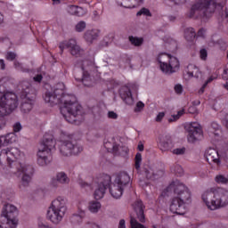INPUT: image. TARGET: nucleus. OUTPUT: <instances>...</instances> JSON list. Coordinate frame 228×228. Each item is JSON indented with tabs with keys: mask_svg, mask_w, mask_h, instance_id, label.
<instances>
[{
	"mask_svg": "<svg viewBox=\"0 0 228 228\" xmlns=\"http://www.w3.org/2000/svg\"><path fill=\"white\" fill-rule=\"evenodd\" d=\"M127 186H131V176L126 172L118 173L113 184L110 187V195L114 199H120Z\"/></svg>",
	"mask_w": 228,
	"mask_h": 228,
	"instance_id": "nucleus-8",
	"label": "nucleus"
},
{
	"mask_svg": "<svg viewBox=\"0 0 228 228\" xmlns=\"http://www.w3.org/2000/svg\"><path fill=\"white\" fill-rule=\"evenodd\" d=\"M175 172L176 175H183V174H184V170L183 169V167L179 165L175 167Z\"/></svg>",
	"mask_w": 228,
	"mask_h": 228,
	"instance_id": "nucleus-45",
	"label": "nucleus"
},
{
	"mask_svg": "<svg viewBox=\"0 0 228 228\" xmlns=\"http://www.w3.org/2000/svg\"><path fill=\"white\" fill-rule=\"evenodd\" d=\"M227 0H200L194 4L189 12L190 19L203 17L209 19L215 13L216 6H224Z\"/></svg>",
	"mask_w": 228,
	"mask_h": 228,
	"instance_id": "nucleus-5",
	"label": "nucleus"
},
{
	"mask_svg": "<svg viewBox=\"0 0 228 228\" xmlns=\"http://www.w3.org/2000/svg\"><path fill=\"white\" fill-rule=\"evenodd\" d=\"M83 218H85V210L79 209V214H74L70 220L72 224H81V222H83Z\"/></svg>",
	"mask_w": 228,
	"mask_h": 228,
	"instance_id": "nucleus-28",
	"label": "nucleus"
},
{
	"mask_svg": "<svg viewBox=\"0 0 228 228\" xmlns=\"http://www.w3.org/2000/svg\"><path fill=\"white\" fill-rule=\"evenodd\" d=\"M222 76H223V79H224V81L228 80V69H224Z\"/></svg>",
	"mask_w": 228,
	"mask_h": 228,
	"instance_id": "nucleus-52",
	"label": "nucleus"
},
{
	"mask_svg": "<svg viewBox=\"0 0 228 228\" xmlns=\"http://www.w3.org/2000/svg\"><path fill=\"white\" fill-rule=\"evenodd\" d=\"M65 213H67V200L59 196L52 201L51 206L48 208L46 218L54 225H58L63 220Z\"/></svg>",
	"mask_w": 228,
	"mask_h": 228,
	"instance_id": "nucleus-6",
	"label": "nucleus"
},
{
	"mask_svg": "<svg viewBox=\"0 0 228 228\" xmlns=\"http://www.w3.org/2000/svg\"><path fill=\"white\" fill-rule=\"evenodd\" d=\"M185 129L189 133L188 141L191 143L202 138V127H200V124L197 122L190 123L185 126Z\"/></svg>",
	"mask_w": 228,
	"mask_h": 228,
	"instance_id": "nucleus-15",
	"label": "nucleus"
},
{
	"mask_svg": "<svg viewBox=\"0 0 228 228\" xmlns=\"http://www.w3.org/2000/svg\"><path fill=\"white\" fill-rule=\"evenodd\" d=\"M202 200L211 211L228 206V190L224 188H211L202 194Z\"/></svg>",
	"mask_w": 228,
	"mask_h": 228,
	"instance_id": "nucleus-4",
	"label": "nucleus"
},
{
	"mask_svg": "<svg viewBox=\"0 0 228 228\" xmlns=\"http://www.w3.org/2000/svg\"><path fill=\"white\" fill-rule=\"evenodd\" d=\"M206 86H208V83H205L202 87L199 90V94H204V90L206 89Z\"/></svg>",
	"mask_w": 228,
	"mask_h": 228,
	"instance_id": "nucleus-56",
	"label": "nucleus"
},
{
	"mask_svg": "<svg viewBox=\"0 0 228 228\" xmlns=\"http://www.w3.org/2000/svg\"><path fill=\"white\" fill-rule=\"evenodd\" d=\"M169 20L171 22H174V20H175V16H169Z\"/></svg>",
	"mask_w": 228,
	"mask_h": 228,
	"instance_id": "nucleus-63",
	"label": "nucleus"
},
{
	"mask_svg": "<svg viewBox=\"0 0 228 228\" xmlns=\"http://www.w3.org/2000/svg\"><path fill=\"white\" fill-rule=\"evenodd\" d=\"M224 124L225 127L228 129V114L226 115V117L224 118Z\"/></svg>",
	"mask_w": 228,
	"mask_h": 228,
	"instance_id": "nucleus-59",
	"label": "nucleus"
},
{
	"mask_svg": "<svg viewBox=\"0 0 228 228\" xmlns=\"http://www.w3.org/2000/svg\"><path fill=\"white\" fill-rule=\"evenodd\" d=\"M200 105V101H194L192 102V106H195L197 108V106Z\"/></svg>",
	"mask_w": 228,
	"mask_h": 228,
	"instance_id": "nucleus-62",
	"label": "nucleus"
},
{
	"mask_svg": "<svg viewBox=\"0 0 228 228\" xmlns=\"http://www.w3.org/2000/svg\"><path fill=\"white\" fill-rule=\"evenodd\" d=\"M158 61L159 63L160 70H162L164 74H174L177 72L181 67L179 59L167 53H159Z\"/></svg>",
	"mask_w": 228,
	"mask_h": 228,
	"instance_id": "nucleus-9",
	"label": "nucleus"
},
{
	"mask_svg": "<svg viewBox=\"0 0 228 228\" xmlns=\"http://www.w3.org/2000/svg\"><path fill=\"white\" fill-rule=\"evenodd\" d=\"M78 184L81 186V188H91V185L88 183L84 182L83 180H79Z\"/></svg>",
	"mask_w": 228,
	"mask_h": 228,
	"instance_id": "nucleus-50",
	"label": "nucleus"
},
{
	"mask_svg": "<svg viewBox=\"0 0 228 228\" xmlns=\"http://www.w3.org/2000/svg\"><path fill=\"white\" fill-rule=\"evenodd\" d=\"M175 94H183V86L176 85L175 86Z\"/></svg>",
	"mask_w": 228,
	"mask_h": 228,
	"instance_id": "nucleus-51",
	"label": "nucleus"
},
{
	"mask_svg": "<svg viewBox=\"0 0 228 228\" xmlns=\"http://www.w3.org/2000/svg\"><path fill=\"white\" fill-rule=\"evenodd\" d=\"M141 174L142 175L146 177L148 181H154L158 179L159 175V174H158V171H156L154 166L150 164H144L142 167Z\"/></svg>",
	"mask_w": 228,
	"mask_h": 228,
	"instance_id": "nucleus-17",
	"label": "nucleus"
},
{
	"mask_svg": "<svg viewBox=\"0 0 228 228\" xmlns=\"http://www.w3.org/2000/svg\"><path fill=\"white\" fill-rule=\"evenodd\" d=\"M216 183H218V184H227L228 180L227 177L224 176L223 175H218L215 178Z\"/></svg>",
	"mask_w": 228,
	"mask_h": 228,
	"instance_id": "nucleus-34",
	"label": "nucleus"
},
{
	"mask_svg": "<svg viewBox=\"0 0 228 228\" xmlns=\"http://www.w3.org/2000/svg\"><path fill=\"white\" fill-rule=\"evenodd\" d=\"M6 67V64H4V60L1 59L0 60V70H4Z\"/></svg>",
	"mask_w": 228,
	"mask_h": 228,
	"instance_id": "nucleus-53",
	"label": "nucleus"
},
{
	"mask_svg": "<svg viewBox=\"0 0 228 228\" xmlns=\"http://www.w3.org/2000/svg\"><path fill=\"white\" fill-rule=\"evenodd\" d=\"M133 208L137 215V219L141 224H145V214L143 213V209H145V206H143V202L141 200H137L134 204Z\"/></svg>",
	"mask_w": 228,
	"mask_h": 228,
	"instance_id": "nucleus-19",
	"label": "nucleus"
},
{
	"mask_svg": "<svg viewBox=\"0 0 228 228\" xmlns=\"http://www.w3.org/2000/svg\"><path fill=\"white\" fill-rule=\"evenodd\" d=\"M15 58H17V54H15V53H13V52L7 53L6 60H8L9 61H13V60H15Z\"/></svg>",
	"mask_w": 228,
	"mask_h": 228,
	"instance_id": "nucleus-44",
	"label": "nucleus"
},
{
	"mask_svg": "<svg viewBox=\"0 0 228 228\" xmlns=\"http://www.w3.org/2000/svg\"><path fill=\"white\" fill-rule=\"evenodd\" d=\"M61 53H63V49H69L70 54L72 56H81L83 53V49L77 45L76 39H69V41L62 42L59 45Z\"/></svg>",
	"mask_w": 228,
	"mask_h": 228,
	"instance_id": "nucleus-16",
	"label": "nucleus"
},
{
	"mask_svg": "<svg viewBox=\"0 0 228 228\" xmlns=\"http://www.w3.org/2000/svg\"><path fill=\"white\" fill-rule=\"evenodd\" d=\"M119 95L122 99V101H124V102H126V104H128L129 106H131V104H133L134 100H133V94H131V89H129V87L127 86H124L119 90Z\"/></svg>",
	"mask_w": 228,
	"mask_h": 228,
	"instance_id": "nucleus-20",
	"label": "nucleus"
},
{
	"mask_svg": "<svg viewBox=\"0 0 228 228\" xmlns=\"http://www.w3.org/2000/svg\"><path fill=\"white\" fill-rule=\"evenodd\" d=\"M188 111L192 115L195 113H199V110H197V107L195 105L189 107Z\"/></svg>",
	"mask_w": 228,
	"mask_h": 228,
	"instance_id": "nucleus-48",
	"label": "nucleus"
},
{
	"mask_svg": "<svg viewBox=\"0 0 228 228\" xmlns=\"http://www.w3.org/2000/svg\"><path fill=\"white\" fill-rule=\"evenodd\" d=\"M140 3H143V0H128L127 2H118V4L123 8H136Z\"/></svg>",
	"mask_w": 228,
	"mask_h": 228,
	"instance_id": "nucleus-26",
	"label": "nucleus"
},
{
	"mask_svg": "<svg viewBox=\"0 0 228 228\" xmlns=\"http://www.w3.org/2000/svg\"><path fill=\"white\" fill-rule=\"evenodd\" d=\"M101 208H102V206L101 205V202H99V201L89 202L88 209H89L90 213H99V211L101 210Z\"/></svg>",
	"mask_w": 228,
	"mask_h": 228,
	"instance_id": "nucleus-29",
	"label": "nucleus"
},
{
	"mask_svg": "<svg viewBox=\"0 0 228 228\" xmlns=\"http://www.w3.org/2000/svg\"><path fill=\"white\" fill-rule=\"evenodd\" d=\"M56 180L58 183H61V184H69L70 183V179L69 176H67V174L61 172L56 175Z\"/></svg>",
	"mask_w": 228,
	"mask_h": 228,
	"instance_id": "nucleus-31",
	"label": "nucleus"
},
{
	"mask_svg": "<svg viewBox=\"0 0 228 228\" xmlns=\"http://www.w3.org/2000/svg\"><path fill=\"white\" fill-rule=\"evenodd\" d=\"M143 108H145V104L142 102H138L136 103V107L134 109L135 113L142 111V110H143Z\"/></svg>",
	"mask_w": 228,
	"mask_h": 228,
	"instance_id": "nucleus-41",
	"label": "nucleus"
},
{
	"mask_svg": "<svg viewBox=\"0 0 228 228\" xmlns=\"http://www.w3.org/2000/svg\"><path fill=\"white\" fill-rule=\"evenodd\" d=\"M118 228H126V220L121 219L119 221Z\"/></svg>",
	"mask_w": 228,
	"mask_h": 228,
	"instance_id": "nucleus-54",
	"label": "nucleus"
},
{
	"mask_svg": "<svg viewBox=\"0 0 228 228\" xmlns=\"http://www.w3.org/2000/svg\"><path fill=\"white\" fill-rule=\"evenodd\" d=\"M16 140L17 136L13 133L2 135L0 136V147H6V145H10V143L16 142Z\"/></svg>",
	"mask_w": 228,
	"mask_h": 228,
	"instance_id": "nucleus-23",
	"label": "nucleus"
},
{
	"mask_svg": "<svg viewBox=\"0 0 228 228\" xmlns=\"http://www.w3.org/2000/svg\"><path fill=\"white\" fill-rule=\"evenodd\" d=\"M165 118V112H159L156 117V122H161Z\"/></svg>",
	"mask_w": 228,
	"mask_h": 228,
	"instance_id": "nucleus-49",
	"label": "nucleus"
},
{
	"mask_svg": "<svg viewBox=\"0 0 228 228\" xmlns=\"http://www.w3.org/2000/svg\"><path fill=\"white\" fill-rule=\"evenodd\" d=\"M19 158H20V150L18 148L4 149L0 152V164L6 165L7 163L11 168V174H22L20 188L24 190L29 186L33 174H35V168L31 165H21L20 162L17 161Z\"/></svg>",
	"mask_w": 228,
	"mask_h": 228,
	"instance_id": "nucleus-2",
	"label": "nucleus"
},
{
	"mask_svg": "<svg viewBox=\"0 0 228 228\" xmlns=\"http://www.w3.org/2000/svg\"><path fill=\"white\" fill-rule=\"evenodd\" d=\"M80 67L83 70V76L82 77H78L77 75H75V79L81 81L84 86H94L95 85V78L92 77L88 72H92L95 69V65L92 61L86 60L80 61Z\"/></svg>",
	"mask_w": 228,
	"mask_h": 228,
	"instance_id": "nucleus-11",
	"label": "nucleus"
},
{
	"mask_svg": "<svg viewBox=\"0 0 228 228\" xmlns=\"http://www.w3.org/2000/svg\"><path fill=\"white\" fill-rule=\"evenodd\" d=\"M86 28V23L85 21H79L76 25V31H77V33H81L82 31H85Z\"/></svg>",
	"mask_w": 228,
	"mask_h": 228,
	"instance_id": "nucleus-37",
	"label": "nucleus"
},
{
	"mask_svg": "<svg viewBox=\"0 0 228 228\" xmlns=\"http://www.w3.org/2000/svg\"><path fill=\"white\" fill-rule=\"evenodd\" d=\"M186 152V148H176L173 150V154H175L176 156H183Z\"/></svg>",
	"mask_w": 228,
	"mask_h": 228,
	"instance_id": "nucleus-39",
	"label": "nucleus"
},
{
	"mask_svg": "<svg viewBox=\"0 0 228 228\" xmlns=\"http://www.w3.org/2000/svg\"><path fill=\"white\" fill-rule=\"evenodd\" d=\"M174 193L175 196L171 200L169 209L175 215H184L186 213V204L191 202V192L181 182H174Z\"/></svg>",
	"mask_w": 228,
	"mask_h": 228,
	"instance_id": "nucleus-3",
	"label": "nucleus"
},
{
	"mask_svg": "<svg viewBox=\"0 0 228 228\" xmlns=\"http://www.w3.org/2000/svg\"><path fill=\"white\" fill-rule=\"evenodd\" d=\"M142 165V153H136L135 155V169L140 170V167Z\"/></svg>",
	"mask_w": 228,
	"mask_h": 228,
	"instance_id": "nucleus-36",
	"label": "nucleus"
},
{
	"mask_svg": "<svg viewBox=\"0 0 228 228\" xmlns=\"http://www.w3.org/2000/svg\"><path fill=\"white\" fill-rule=\"evenodd\" d=\"M159 149L162 152H167L172 149V137L170 135H165L160 138L159 141Z\"/></svg>",
	"mask_w": 228,
	"mask_h": 228,
	"instance_id": "nucleus-22",
	"label": "nucleus"
},
{
	"mask_svg": "<svg viewBox=\"0 0 228 228\" xmlns=\"http://www.w3.org/2000/svg\"><path fill=\"white\" fill-rule=\"evenodd\" d=\"M128 40H129L130 44H132V45H134L135 47H140V45H142V44H143V38H142V37H136L130 36L128 37Z\"/></svg>",
	"mask_w": 228,
	"mask_h": 228,
	"instance_id": "nucleus-32",
	"label": "nucleus"
},
{
	"mask_svg": "<svg viewBox=\"0 0 228 228\" xmlns=\"http://www.w3.org/2000/svg\"><path fill=\"white\" fill-rule=\"evenodd\" d=\"M108 117L112 118V120H117V118H118V114H117L115 111H109Z\"/></svg>",
	"mask_w": 228,
	"mask_h": 228,
	"instance_id": "nucleus-46",
	"label": "nucleus"
},
{
	"mask_svg": "<svg viewBox=\"0 0 228 228\" xmlns=\"http://www.w3.org/2000/svg\"><path fill=\"white\" fill-rule=\"evenodd\" d=\"M42 79H44V77L42 76V74H37V76H35L33 77V80L36 82V83H42Z\"/></svg>",
	"mask_w": 228,
	"mask_h": 228,
	"instance_id": "nucleus-47",
	"label": "nucleus"
},
{
	"mask_svg": "<svg viewBox=\"0 0 228 228\" xmlns=\"http://www.w3.org/2000/svg\"><path fill=\"white\" fill-rule=\"evenodd\" d=\"M69 12L71 15H77V17H83V8L76 5H71L69 8Z\"/></svg>",
	"mask_w": 228,
	"mask_h": 228,
	"instance_id": "nucleus-30",
	"label": "nucleus"
},
{
	"mask_svg": "<svg viewBox=\"0 0 228 228\" xmlns=\"http://www.w3.org/2000/svg\"><path fill=\"white\" fill-rule=\"evenodd\" d=\"M186 74L189 77H200V69L194 64H189L185 69Z\"/></svg>",
	"mask_w": 228,
	"mask_h": 228,
	"instance_id": "nucleus-24",
	"label": "nucleus"
},
{
	"mask_svg": "<svg viewBox=\"0 0 228 228\" xmlns=\"http://www.w3.org/2000/svg\"><path fill=\"white\" fill-rule=\"evenodd\" d=\"M5 126H6V121L0 119V129H3V127H4Z\"/></svg>",
	"mask_w": 228,
	"mask_h": 228,
	"instance_id": "nucleus-57",
	"label": "nucleus"
},
{
	"mask_svg": "<svg viewBox=\"0 0 228 228\" xmlns=\"http://www.w3.org/2000/svg\"><path fill=\"white\" fill-rule=\"evenodd\" d=\"M22 102L20 105V110L23 113H29L31 110H33V104L35 101L33 100V96H30L27 91L22 94Z\"/></svg>",
	"mask_w": 228,
	"mask_h": 228,
	"instance_id": "nucleus-18",
	"label": "nucleus"
},
{
	"mask_svg": "<svg viewBox=\"0 0 228 228\" xmlns=\"http://www.w3.org/2000/svg\"><path fill=\"white\" fill-rule=\"evenodd\" d=\"M4 22V16L0 12V26Z\"/></svg>",
	"mask_w": 228,
	"mask_h": 228,
	"instance_id": "nucleus-61",
	"label": "nucleus"
},
{
	"mask_svg": "<svg viewBox=\"0 0 228 228\" xmlns=\"http://www.w3.org/2000/svg\"><path fill=\"white\" fill-rule=\"evenodd\" d=\"M60 152L62 156H77V154L83 152V146L72 141H62L60 145Z\"/></svg>",
	"mask_w": 228,
	"mask_h": 228,
	"instance_id": "nucleus-13",
	"label": "nucleus"
},
{
	"mask_svg": "<svg viewBox=\"0 0 228 228\" xmlns=\"http://www.w3.org/2000/svg\"><path fill=\"white\" fill-rule=\"evenodd\" d=\"M200 60L206 61L208 59V50L207 49H201L200 51Z\"/></svg>",
	"mask_w": 228,
	"mask_h": 228,
	"instance_id": "nucleus-42",
	"label": "nucleus"
},
{
	"mask_svg": "<svg viewBox=\"0 0 228 228\" xmlns=\"http://www.w3.org/2000/svg\"><path fill=\"white\" fill-rule=\"evenodd\" d=\"M12 129H13L14 133H19L20 131L22 130V125H20V122H16L12 126Z\"/></svg>",
	"mask_w": 228,
	"mask_h": 228,
	"instance_id": "nucleus-43",
	"label": "nucleus"
},
{
	"mask_svg": "<svg viewBox=\"0 0 228 228\" xmlns=\"http://www.w3.org/2000/svg\"><path fill=\"white\" fill-rule=\"evenodd\" d=\"M17 215L19 211L17 207L12 204H5L2 209V216H4L7 220V225L10 228H17L19 225V219H17Z\"/></svg>",
	"mask_w": 228,
	"mask_h": 228,
	"instance_id": "nucleus-12",
	"label": "nucleus"
},
{
	"mask_svg": "<svg viewBox=\"0 0 228 228\" xmlns=\"http://www.w3.org/2000/svg\"><path fill=\"white\" fill-rule=\"evenodd\" d=\"M45 102L50 106L62 104L61 113L69 124L77 122L83 117V107L77 102V98L74 94H65V85L58 84L54 91L46 92Z\"/></svg>",
	"mask_w": 228,
	"mask_h": 228,
	"instance_id": "nucleus-1",
	"label": "nucleus"
},
{
	"mask_svg": "<svg viewBox=\"0 0 228 228\" xmlns=\"http://www.w3.org/2000/svg\"><path fill=\"white\" fill-rule=\"evenodd\" d=\"M137 17H140V15H146V17H151V11L147 8H142L137 13Z\"/></svg>",
	"mask_w": 228,
	"mask_h": 228,
	"instance_id": "nucleus-38",
	"label": "nucleus"
},
{
	"mask_svg": "<svg viewBox=\"0 0 228 228\" xmlns=\"http://www.w3.org/2000/svg\"><path fill=\"white\" fill-rule=\"evenodd\" d=\"M110 183L111 176L108 175H103L101 178H99L96 189L94 191V199L96 200H101V199L104 197V193H106V188L110 186Z\"/></svg>",
	"mask_w": 228,
	"mask_h": 228,
	"instance_id": "nucleus-14",
	"label": "nucleus"
},
{
	"mask_svg": "<svg viewBox=\"0 0 228 228\" xmlns=\"http://www.w3.org/2000/svg\"><path fill=\"white\" fill-rule=\"evenodd\" d=\"M171 4H175V6H181V4H185L186 0H167Z\"/></svg>",
	"mask_w": 228,
	"mask_h": 228,
	"instance_id": "nucleus-40",
	"label": "nucleus"
},
{
	"mask_svg": "<svg viewBox=\"0 0 228 228\" xmlns=\"http://www.w3.org/2000/svg\"><path fill=\"white\" fill-rule=\"evenodd\" d=\"M207 161L211 165V163H216V165H220V157L218 151L215 149H208L206 151Z\"/></svg>",
	"mask_w": 228,
	"mask_h": 228,
	"instance_id": "nucleus-21",
	"label": "nucleus"
},
{
	"mask_svg": "<svg viewBox=\"0 0 228 228\" xmlns=\"http://www.w3.org/2000/svg\"><path fill=\"white\" fill-rule=\"evenodd\" d=\"M184 37L187 42H193L195 37H197V33L193 28H187L184 29Z\"/></svg>",
	"mask_w": 228,
	"mask_h": 228,
	"instance_id": "nucleus-27",
	"label": "nucleus"
},
{
	"mask_svg": "<svg viewBox=\"0 0 228 228\" xmlns=\"http://www.w3.org/2000/svg\"><path fill=\"white\" fill-rule=\"evenodd\" d=\"M137 149L138 151H140V152H143V149H144L143 144L139 143L137 146Z\"/></svg>",
	"mask_w": 228,
	"mask_h": 228,
	"instance_id": "nucleus-58",
	"label": "nucleus"
},
{
	"mask_svg": "<svg viewBox=\"0 0 228 228\" xmlns=\"http://www.w3.org/2000/svg\"><path fill=\"white\" fill-rule=\"evenodd\" d=\"M206 34V30L204 28H201L198 31V37H204Z\"/></svg>",
	"mask_w": 228,
	"mask_h": 228,
	"instance_id": "nucleus-55",
	"label": "nucleus"
},
{
	"mask_svg": "<svg viewBox=\"0 0 228 228\" xmlns=\"http://www.w3.org/2000/svg\"><path fill=\"white\" fill-rule=\"evenodd\" d=\"M14 67L17 70H20V72H29L28 69L24 68V66H22V63L17 61H14Z\"/></svg>",
	"mask_w": 228,
	"mask_h": 228,
	"instance_id": "nucleus-35",
	"label": "nucleus"
},
{
	"mask_svg": "<svg viewBox=\"0 0 228 228\" xmlns=\"http://www.w3.org/2000/svg\"><path fill=\"white\" fill-rule=\"evenodd\" d=\"M56 147V141L53 136L45 137L37 151V164L47 167L53 161V149Z\"/></svg>",
	"mask_w": 228,
	"mask_h": 228,
	"instance_id": "nucleus-7",
	"label": "nucleus"
},
{
	"mask_svg": "<svg viewBox=\"0 0 228 228\" xmlns=\"http://www.w3.org/2000/svg\"><path fill=\"white\" fill-rule=\"evenodd\" d=\"M53 4H60V0H52Z\"/></svg>",
	"mask_w": 228,
	"mask_h": 228,
	"instance_id": "nucleus-64",
	"label": "nucleus"
},
{
	"mask_svg": "<svg viewBox=\"0 0 228 228\" xmlns=\"http://www.w3.org/2000/svg\"><path fill=\"white\" fill-rule=\"evenodd\" d=\"M19 100L17 94L6 93L0 98V117H8L17 110Z\"/></svg>",
	"mask_w": 228,
	"mask_h": 228,
	"instance_id": "nucleus-10",
	"label": "nucleus"
},
{
	"mask_svg": "<svg viewBox=\"0 0 228 228\" xmlns=\"http://www.w3.org/2000/svg\"><path fill=\"white\" fill-rule=\"evenodd\" d=\"M184 114V109L180 110L177 114H174L171 116V118L168 119V122H175L179 120Z\"/></svg>",
	"mask_w": 228,
	"mask_h": 228,
	"instance_id": "nucleus-33",
	"label": "nucleus"
},
{
	"mask_svg": "<svg viewBox=\"0 0 228 228\" xmlns=\"http://www.w3.org/2000/svg\"><path fill=\"white\" fill-rule=\"evenodd\" d=\"M99 37V31L98 30H87L85 33V40L88 42V44H92L94 40H97Z\"/></svg>",
	"mask_w": 228,
	"mask_h": 228,
	"instance_id": "nucleus-25",
	"label": "nucleus"
},
{
	"mask_svg": "<svg viewBox=\"0 0 228 228\" xmlns=\"http://www.w3.org/2000/svg\"><path fill=\"white\" fill-rule=\"evenodd\" d=\"M215 79H216L215 77H210L205 83H207V85H209V83H211Z\"/></svg>",
	"mask_w": 228,
	"mask_h": 228,
	"instance_id": "nucleus-60",
	"label": "nucleus"
}]
</instances>
